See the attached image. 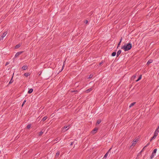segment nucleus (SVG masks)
Masks as SVG:
<instances>
[{
    "label": "nucleus",
    "mask_w": 159,
    "mask_h": 159,
    "mask_svg": "<svg viewBox=\"0 0 159 159\" xmlns=\"http://www.w3.org/2000/svg\"><path fill=\"white\" fill-rule=\"evenodd\" d=\"M132 48V44L130 43H125L124 45L121 47V49H123L125 51H127L130 50Z\"/></svg>",
    "instance_id": "nucleus-1"
},
{
    "label": "nucleus",
    "mask_w": 159,
    "mask_h": 159,
    "mask_svg": "<svg viewBox=\"0 0 159 159\" xmlns=\"http://www.w3.org/2000/svg\"><path fill=\"white\" fill-rule=\"evenodd\" d=\"M157 150V148H155V149H154V150H153V151L152 152V153L151 155V156L150 157V158L151 159H152L153 158L155 155V154L156 153Z\"/></svg>",
    "instance_id": "nucleus-2"
},
{
    "label": "nucleus",
    "mask_w": 159,
    "mask_h": 159,
    "mask_svg": "<svg viewBox=\"0 0 159 159\" xmlns=\"http://www.w3.org/2000/svg\"><path fill=\"white\" fill-rule=\"evenodd\" d=\"M111 148L109 149L107 152L106 153V154L104 155V156L103 157V158H106L107 157V156L108 155L109 152L111 150Z\"/></svg>",
    "instance_id": "nucleus-3"
},
{
    "label": "nucleus",
    "mask_w": 159,
    "mask_h": 159,
    "mask_svg": "<svg viewBox=\"0 0 159 159\" xmlns=\"http://www.w3.org/2000/svg\"><path fill=\"white\" fill-rule=\"evenodd\" d=\"M23 52L20 51L17 52L15 54V57L16 58L19 56Z\"/></svg>",
    "instance_id": "nucleus-4"
},
{
    "label": "nucleus",
    "mask_w": 159,
    "mask_h": 159,
    "mask_svg": "<svg viewBox=\"0 0 159 159\" xmlns=\"http://www.w3.org/2000/svg\"><path fill=\"white\" fill-rule=\"evenodd\" d=\"M98 129V128L97 127L95 128L92 131V133L93 134H94L97 132Z\"/></svg>",
    "instance_id": "nucleus-5"
},
{
    "label": "nucleus",
    "mask_w": 159,
    "mask_h": 159,
    "mask_svg": "<svg viewBox=\"0 0 159 159\" xmlns=\"http://www.w3.org/2000/svg\"><path fill=\"white\" fill-rule=\"evenodd\" d=\"M152 62H153L152 60L151 59H149L147 62V64L148 65H149L150 63H152Z\"/></svg>",
    "instance_id": "nucleus-6"
},
{
    "label": "nucleus",
    "mask_w": 159,
    "mask_h": 159,
    "mask_svg": "<svg viewBox=\"0 0 159 159\" xmlns=\"http://www.w3.org/2000/svg\"><path fill=\"white\" fill-rule=\"evenodd\" d=\"M121 52V50H119V51H118L117 52V54H116V57H118L119 56V55L120 54Z\"/></svg>",
    "instance_id": "nucleus-7"
},
{
    "label": "nucleus",
    "mask_w": 159,
    "mask_h": 159,
    "mask_svg": "<svg viewBox=\"0 0 159 159\" xmlns=\"http://www.w3.org/2000/svg\"><path fill=\"white\" fill-rule=\"evenodd\" d=\"M33 89H29V90L28 92V93L29 94H30L33 92Z\"/></svg>",
    "instance_id": "nucleus-8"
},
{
    "label": "nucleus",
    "mask_w": 159,
    "mask_h": 159,
    "mask_svg": "<svg viewBox=\"0 0 159 159\" xmlns=\"http://www.w3.org/2000/svg\"><path fill=\"white\" fill-rule=\"evenodd\" d=\"M13 75L12 76V77L10 81H9V84H8V85L9 84L12 83L13 82Z\"/></svg>",
    "instance_id": "nucleus-9"
},
{
    "label": "nucleus",
    "mask_w": 159,
    "mask_h": 159,
    "mask_svg": "<svg viewBox=\"0 0 159 159\" xmlns=\"http://www.w3.org/2000/svg\"><path fill=\"white\" fill-rule=\"evenodd\" d=\"M27 66L26 65L22 67V69L23 70H26L27 69Z\"/></svg>",
    "instance_id": "nucleus-10"
},
{
    "label": "nucleus",
    "mask_w": 159,
    "mask_h": 159,
    "mask_svg": "<svg viewBox=\"0 0 159 159\" xmlns=\"http://www.w3.org/2000/svg\"><path fill=\"white\" fill-rule=\"evenodd\" d=\"M137 140V139L136 140H135L134 141V140L133 141V143H132L131 146H134L136 144V143Z\"/></svg>",
    "instance_id": "nucleus-11"
},
{
    "label": "nucleus",
    "mask_w": 159,
    "mask_h": 159,
    "mask_svg": "<svg viewBox=\"0 0 159 159\" xmlns=\"http://www.w3.org/2000/svg\"><path fill=\"white\" fill-rule=\"evenodd\" d=\"M92 88H89L87 90H86L85 91L87 93H89V92H90V91H91V90H92Z\"/></svg>",
    "instance_id": "nucleus-12"
},
{
    "label": "nucleus",
    "mask_w": 159,
    "mask_h": 159,
    "mask_svg": "<svg viewBox=\"0 0 159 159\" xmlns=\"http://www.w3.org/2000/svg\"><path fill=\"white\" fill-rule=\"evenodd\" d=\"M21 45L19 43L17 45H16L15 47V48L17 49L19 48L20 46Z\"/></svg>",
    "instance_id": "nucleus-13"
},
{
    "label": "nucleus",
    "mask_w": 159,
    "mask_h": 159,
    "mask_svg": "<svg viewBox=\"0 0 159 159\" xmlns=\"http://www.w3.org/2000/svg\"><path fill=\"white\" fill-rule=\"evenodd\" d=\"M30 75V74L29 73H26L24 74V75L26 77H27L28 76H29Z\"/></svg>",
    "instance_id": "nucleus-14"
},
{
    "label": "nucleus",
    "mask_w": 159,
    "mask_h": 159,
    "mask_svg": "<svg viewBox=\"0 0 159 159\" xmlns=\"http://www.w3.org/2000/svg\"><path fill=\"white\" fill-rule=\"evenodd\" d=\"M101 122V120L100 119H98L97 120V122L96 124V125L99 124Z\"/></svg>",
    "instance_id": "nucleus-15"
},
{
    "label": "nucleus",
    "mask_w": 159,
    "mask_h": 159,
    "mask_svg": "<svg viewBox=\"0 0 159 159\" xmlns=\"http://www.w3.org/2000/svg\"><path fill=\"white\" fill-rule=\"evenodd\" d=\"M47 116H45L43 118V119H42L41 121H44L47 119Z\"/></svg>",
    "instance_id": "nucleus-16"
},
{
    "label": "nucleus",
    "mask_w": 159,
    "mask_h": 159,
    "mask_svg": "<svg viewBox=\"0 0 159 159\" xmlns=\"http://www.w3.org/2000/svg\"><path fill=\"white\" fill-rule=\"evenodd\" d=\"M7 34V33H6V32H5L1 36L2 38H3L4 37H5V36Z\"/></svg>",
    "instance_id": "nucleus-17"
},
{
    "label": "nucleus",
    "mask_w": 159,
    "mask_h": 159,
    "mask_svg": "<svg viewBox=\"0 0 159 159\" xmlns=\"http://www.w3.org/2000/svg\"><path fill=\"white\" fill-rule=\"evenodd\" d=\"M116 52H113L111 54V56L112 57H114V56H116Z\"/></svg>",
    "instance_id": "nucleus-18"
},
{
    "label": "nucleus",
    "mask_w": 159,
    "mask_h": 159,
    "mask_svg": "<svg viewBox=\"0 0 159 159\" xmlns=\"http://www.w3.org/2000/svg\"><path fill=\"white\" fill-rule=\"evenodd\" d=\"M135 103H136V102H133V103H131L130 104V106H129V107H132L133 106H134V105H135Z\"/></svg>",
    "instance_id": "nucleus-19"
},
{
    "label": "nucleus",
    "mask_w": 159,
    "mask_h": 159,
    "mask_svg": "<svg viewBox=\"0 0 159 159\" xmlns=\"http://www.w3.org/2000/svg\"><path fill=\"white\" fill-rule=\"evenodd\" d=\"M142 78V75H140L138 79L136 81V82H137L140 80Z\"/></svg>",
    "instance_id": "nucleus-20"
},
{
    "label": "nucleus",
    "mask_w": 159,
    "mask_h": 159,
    "mask_svg": "<svg viewBox=\"0 0 159 159\" xmlns=\"http://www.w3.org/2000/svg\"><path fill=\"white\" fill-rule=\"evenodd\" d=\"M158 133L159 132H157V131H155L154 133V135L157 137L158 135Z\"/></svg>",
    "instance_id": "nucleus-21"
},
{
    "label": "nucleus",
    "mask_w": 159,
    "mask_h": 159,
    "mask_svg": "<svg viewBox=\"0 0 159 159\" xmlns=\"http://www.w3.org/2000/svg\"><path fill=\"white\" fill-rule=\"evenodd\" d=\"M136 75H133L131 78V80H134L135 78H136Z\"/></svg>",
    "instance_id": "nucleus-22"
},
{
    "label": "nucleus",
    "mask_w": 159,
    "mask_h": 159,
    "mask_svg": "<svg viewBox=\"0 0 159 159\" xmlns=\"http://www.w3.org/2000/svg\"><path fill=\"white\" fill-rule=\"evenodd\" d=\"M43 132L42 131H40L39 133V136H40L42 135L43 134Z\"/></svg>",
    "instance_id": "nucleus-23"
},
{
    "label": "nucleus",
    "mask_w": 159,
    "mask_h": 159,
    "mask_svg": "<svg viewBox=\"0 0 159 159\" xmlns=\"http://www.w3.org/2000/svg\"><path fill=\"white\" fill-rule=\"evenodd\" d=\"M31 127V124H28L27 126V128L28 129H29Z\"/></svg>",
    "instance_id": "nucleus-24"
},
{
    "label": "nucleus",
    "mask_w": 159,
    "mask_h": 159,
    "mask_svg": "<svg viewBox=\"0 0 159 159\" xmlns=\"http://www.w3.org/2000/svg\"><path fill=\"white\" fill-rule=\"evenodd\" d=\"M146 147H145V146L142 149V150H141V151H140V152H139V154H141V153L142 152H143L144 150L145 149V148Z\"/></svg>",
    "instance_id": "nucleus-25"
},
{
    "label": "nucleus",
    "mask_w": 159,
    "mask_h": 159,
    "mask_svg": "<svg viewBox=\"0 0 159 159\" xmlns=\"http://www.w3.org/2000/svg\"><path fill=\"white\" fill-rule=\"evenodd\" d=\"M71 92L72 93L75 92L76 93H77L78 92V91L77 90H72V91H71Z\"/></svg>",
    "instance_id": "nucleus-26"
},
{
    "label": "nucleus",
    "mask_w": 159,
    "mask_h": 159,
    "mask_svg": "<svg viewBox=\"0 0 159 159\" xmlns=\"http://www.w3.org/2000/svg\"><path fill=\"white\" fill-rule=\"evenodd\" d=\"M88 22V20H85L84 21V23L85 24H87Z\"/></svg>",
    "instance_id": "nucleus-27"
},
{
    "label": "nucleus",
    "mask_w": 159,
    "mask_h": 159,
    "mask_svg": "<svg viewBox=\"0 0 159 159\" xmlns=\"http://www.w3.org/2000/svg\"><path fill=\"white\" fill-rule=\"evenodd\" d=\"M26 102V100H25L24 101V102H23V103H22V107L24 106V104Z\"/></svg>",
    "instance_id": "nucleus-28"
},
{
    "label": "nucleus",
    "mask_w": 159,
    "mask_h": 159,
    "mask_svg": "<svg viewBox=\"0 0 159 159\" xmlns=\"http://www.w3.org/2000/svg\"><path fill=\"white\" fill-rule=\"evenodd\" d=\"M104 61L103 60H102L101 62L99 63V65H101L102 64L104 63Z\"/></svg>",
    "instance_id": "nucleus-29"
},
{
    "label": "nucleus",
    "mask_w": 159,
    "mask_h": 159,
    "mask_svg": "<svg viewBox=\"0 0 159 159\" xmlns=\"http://www.w3.org/2000/svg\"><path fill=\"white\" fill-rule=\"evenodd\" d=\"M156 137V136H155L154 135H153V136L151 138L153 140V139H155Z\"/></svg>",
    "instance_id": "nucleus-30"
},
{
    "label": "nucleus",
    "mask_w": 159,
    "mask_h": 159,
    "mask_svg": "<svg viewBox=\"0 0 159 159\" xmlns=\"http://www.w3.org/2000/svg\"><path fill=\"white\" fill-rule=\"evenodd\" d=\"M64 65H63V66H62V69L60 71V72H61V71H62V70H63V69H64Z\"/></svg>",
    "instance_id": "nucleus-31"
},
{
    "label": "nucleus",
    "mask_w": 159,
    "mask_h": 159,
    "mask_svg": "<svg viewBox=\"0 0 159 159\" xmlns=\"http://www.w3.org/2000/svg\"><path fill=\"white\" fill-rule=\"evenodd\" d=\"M59 154H60L59 152V151L57 152L56 153V156H57V155L58 156L59 155Z\"/></svg>",
    "instance_id": "nucleus-32"
},
{
    "label": "nucleus",
    "mask_w": 159,
    "mask_h": 159,
    "mask_svg": "<svg viewBox=\"0 0 159 159\" xmlns=\"http://www.w3.org/2000/svg\"><path fill=\"white\" fill-rule=\"evenodd\" d=\"M121 43L119 42V43L118 44V46H117V48H118L119 47V46H120V44Z\"/></svg>",
    "instance_id": "nucleus-33"
},
{
    "label": "nucleus",
    "mask_w": 159,
    "mask_h": 159,
    "mask_svg": "<svg viewBox=\"0 0 159 159\" xmlns=\"http://www.w3.org/2000/svg\"><path fill=\"white\" fill-rule=\"evenodd\" d=\"M92 77H93V75H89V79L91 78Z\"/></svg>",
    "instance_id": "nucleus-34"
},
{
    "label": "nucleus",
    "mask_w": 159,
    "mask_h": 159,
    "mask_svg": "<svg viewBox=\"0 0 159 159\" xmlns=\"http://www.w3.org/2000/svg\"><path fill=\"white\" fill-rule=\"evenodd\" d=\"M155 131H157V132H159V128H157V129H156Z\"/></svg>",
    "instance_id": "nucleus-35"
},
{
    "label": "nucleus",
    "mask_w": 159,
    "mask_h": 159,
    "mask_svg": "<svg viewBox=\"0 0 159 159\" xmlns=\"http://www.w3.org/2000/svg\"><path fill=\"white\" fill-rule=\"evenodd\" d=\"M150 144V143H148L147 144V145H146L145 146V147H147L148 146V145H149Z\"/></svg>",
    "instance_id": "nucleus-36"
},
{
    "label": "nucleus",
    "mask_w": 159,
    "mask_h": 159,
    "mask_svg": "<svg viewBox=\"0 0 159 159\" xmlns=\"http://www.w3.org/2000/svg\"><path fill=\"white\" fill-rule=\"evenodd\" d=\"M68 127L67 126H64L62 128V129H66V128H67Z\"/></svg>",
    "instance_id": "nucleus-37"
},
{
    "label": "nucleus",
    "mask_w": 159,
    "mask_h": 159,
    "mask_svg": "<svg viewBox=\"0 0 159 159\" xmlns=\"http://www.w3.org/2000/svg\"><path fill=\"white\" fill-rule=\"evenodd\" d=\"M141 154H139V153L137 156V157L138 156H141Z\"/></svg>",
    "instance_id": "nucleus-38"
},
{
    "label": "nucleus",
    "mask_w": 159,
    "mask_h": 159,
    "mask_svg": "<svg viewBox=\"0 0 159 159\" xmlns=\"http://www.w3.org/2000/svg\"><path fill=\"white\" fill-rule=\"evenodd\" d=\"M74 143V142H72L70 144V146L72 145Z\"/></svg>",
    "instance_id": "nucleus-39"
},
{
    "label": "nucleus",
    "mask_w": 159,
    "mask_h": 159,
    "mask_svg": "<svg viewBox=\"0 0 159 159\" xmlns=\"http://www.w3.org/2000/svg\"><path fill=\"white\" fill-rule=\"evenodd\" d=\"M122 40V37H121V39H120V42H120L121 43V42Z\"/></svg>",
    "instance_id": "nucleus-40"
},
{
    "label": "nucleus",
    "mask_w": 159,
    "mask_h": 159,
    "mask_svg": "<svg viewBox=\"0 0 159 159\" xmlns=\"http://www.w3.org/2000/svg\"><path fill=\"white\" fill-rule=\"evenodd\" d=\"M58 138H56V139H55V141H58Z\"/></svg>",
    "instance_id": "nucleus-41"
},
{
    "label": "nucleus",
    "mask_w": 159,
    "mask_h": 159,
    "mask_svg": "<svg viewBox=\"0 0 159 159\" xmlns=\"http://www.w3.org/2000/svg\"><path fill=\"white\" fill-rule=\"evenodd\" d=\"M9 64V62H7L6 63V64H5V66H7V65L8 64Z\"/></svg>",
    "instance_id": "nucleus-42"
},
{
    "label": "nucleus",
    "mask_w": 159,
    "mask_h": 159,
    "mask_svg": "<svg viewBox=\"0 0 159 159\" xmlns=\"http://www.w3.org/2000/svg\"><path fill=\"white\" fill-rule=\"evenodd\" d=\"M152 140V139L151 138L150 140V141L151 142Z\"/></svg>",
    "instance_id": "nucleus-43"
},
{
    "label": "nucleus",
    "mask_w": 159,
    "mask_h": 159,
    "mask_svg": "<svg viewBox=\"0 0 159 159\" xmlns=\"http://www.w3.org/2000/svg\"><path fill=\"white\" fill-rule=\"evenodd\" d=\"M69 128H68L67 129H66V130L64 131V132H65L66 131L68 130V129Z\"/></svg>",
    "instance_id": "nucleus-44"
},
{
    "label": "nucleus",
    "mask_w": 159,
    "mask_h": 159,
    "mask_svg": "<svg viewBox=\"0 0 159 159\" xmlns=\"http://www.w3.org/2000/svg\"><path fill=\"white\" fill-rule=\"evenodd\" d=\"M65 61L64 62H63V65H65Z\"/></svg>",
    "instance_id": "nucleus-45"
},
{
    "label": "nucleus",
    "mask_w": 159,
    "mask_h": 159,
    "mask_svg": "<svg viewBox=\"0 0 159 159\" xmlns=\"http://www.w3.org/2000/svg\"><path fill=\"white\" fill-rule=\"evenodd\" d=\"M139 156L138 157H137L136 159L138 158H139Z\"/></svg>",
    "instance_id": "nucleus-46"
},
{
    "label": "nucleus",
    "mask_w": 159,
    "mask_h": 159,
    "mask_svg": "<svg viewBox=\"0 0 159 159\" xmlns=\"http://www.w3.org/2000/svg\"><path fill=\"white\" fill-rule=\"evenodd\" d=\"M157 128H159V125L158 126Z\"/></svg>",
    "instance_id": "nucleus-47"
}]
</instances>
